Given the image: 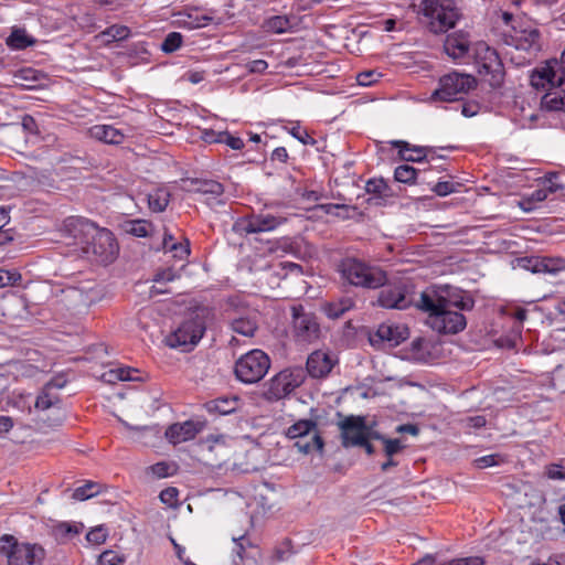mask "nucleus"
I'll return each instance as SVG.
<instances>
[{"mask_svg":"<svg viewBox=\"0 0 565 565\" xmlns=\"http://www.w3.org/2000/svg\"><path fill=\"white\" fill-rule=\"evenodd\" d=\"M335 273L344 288L379 289L387 281V273L380 266L354 256H345L335 263Z\"/></svg>","mask_w":565,"mask_h":565,"instance_id":"1","label":"nucleus"},{"mask_svg":"<svg viewBox=\"0 0 565 565\" xmlns=\"http://www.w3.org/2000/svg\"><path fill=\"white\" fill-rule=\"evenodd\" d=\"M418 14L425 29L436 35L454 29L461 18L454 0H422Z\"/></svg>","mask_w":565,"mask_h":565,"instance_id":"2","label":"nucleus"},{"mask_svg":"<svg viewBox=\"0 0 565 565\" xmlns=\"http://www.w3.org/2000/svg\"><path fill=\"white\" fill-rule=\"evenodd\" d=\"M376 300L372 302L384 309L406 310L417 308L416 286L409 278H396L384 282L379 287Z\"/></svg>","mask_w":565,"mask_h":565,"instance_id":"3","label":"nucleus"},{"mask_svg":"<svg viewBox=\"0 0 565 565\" xmlns=\"http://www.w3.org/2000/svg\"><path fill=\"white\" fill-rule=\"evenodd\" d=\"M502 20L509 28L503 33V40L507 45L531 53L541 50V33L530 21L515 17L510 12H503Z\"/></svg>","mask_w":565,"mask_h":565,"instance_id":"4","label":"nucleus"},{"mask_svg":"<svg viewBox=\"0 0 565 565\" xmlns=\"http://www.w3.org/2000/svg\"><path fill=\"white\" fill-rule=\"evenodd\" d=\"M417 309L428 313L431 328L439 333L456 334L467 326L462 313L443 308V303L431 301L428 294H419Z\"/></svg>","mask_w":565,"mask_h":565,"instance_id":"5","label":"nucleus"},{"mask_svg":"<svg viewBox=\"0 0 565 565\" xmlns=\"http://www.w3.org/2000/svg\"><path fill=\"white\" fill-rule=\"evenodd\" d=\"M0 555L6 557L8 565H42L46 552L38 543L19 542L11 534L0 539Z\"/></svg>","mask_w":565,"mask_h":565,"instance_id":"6","label":"nucleus"},{"mask_svg":"<svg viewBox=\"0 0 565 565\" xmlns=\"http://www.w3.org/2000/svg\"><path fill=\"white\" fill-rule=\"evenodd\" d=\"M206 330L205 309L198 308L186 313L174 331L167 337L171 348L195 345Z\"/></svg>","mask_w":565,"mask_h":565,"instance_id":"7","label":"nucleus"},{"mask_svg":"<svg viewBox=\"0 0 565 565\" xmlns=\"http://www.w3.org/2000/svg\"><path fill=\"white\" fill-rule=\"evenodd\" d=\"M472 51L478 73L492 88L501 87L505 72L497 51L484 42L476 43Z\"/></svg>","mask_w":565,"mask_h":565,"instance_id":"8","label":"nucleus"},{"mask_svg":"<svg viewBox=\"0 0 565 565\" xmlns=\"http://www.w3.org/2000/svg\"><path fill=\"white\" fill-rule=\"evenodd\" d=\"M476 87L475 76L454 71L439 78L438 88L433 92L430 99L443 103L456 102Z\"/></svg>","mask_w":565,"mask_h":565,"instance_id":"9","label":"nucleus"},{"mask_svg":"<svg viewBox=\"0 0 565 565\" xmlns=\"http://www.w3.org/2000/svg\"><path fill=\"white\" fill-rule=\"evenodd\" d=\"M270 367V358L263 350L254 349L243 354L234 365L236 379L245 384L258 383Z\"/></svg>","mask_w":565,"mask_h":565,"instance_id":"10","label":"nucleus"},{"mask_svg":"<svg viewBox=\"0 0 565 565\" xmlns=\"http://www.w3.org/2000/svg\"><path fill=\"white\" fill-rule=\"evenodd\" d=\"M119 247L114 234L107 228L96 226V232L83 245L82 253L92 262L99 264L111 263L117 254Z\"/></svg>","mask_w":565,"mask_h":565,"instance_id":"11","label":"nucleus"},{"mask_svg":"<svg viewBox=\"0 0 565 565\" xmlns=\"http://www.w3.org/2000/svg\"><path fill=\"white\" fill-rule=\"evenodd\" d=\"M286 436L295 439L294 446L302 454L309 455L313 451L322 452L324 441L312 419H299L286 430Z\"/></svg>","mask_w":565,"mask_h":565,"instance_id":"12","label":"nucleus"},{"mask_svg":"<svg viewBox=\"0 0 565 565\" xmlns=\"http://www.w3.org/2000/svg\"><path fill=\"white\" fill-rule=\"evenodd\" d=\"M291 333L297 343L310 344L316 342L321 334L318 318L312 312H307L302 305L291 307Z\"/></svg>","mask_w":565,"mask_h":565,"instance_id":"13","label":"nucleus"},{"mask_svg":"<svg viewBox=\"0 0 565 565\" xmlns=\"http://www.w3.org/2000/svg\"><path fill=\"white\" fill-rule=\"evenodd\" d=\"M422 294H428L431 301L441 302L443 308L455 307L459 310L470 311L475 307V300L463 290L450 285L431 286Z\"/></svg>","mask_w":565,"mask_h":565,"instance_id":"14","label":"nucleus"},{"mask_svg":"<svg viewBox=\"0 0 565 565\" xmlns=\"http://www.w3.org/2000/svg\"><path fill=\"white\" fill-rule=\"evenodd\" d=\"M287 221L286 217L269 213H253L236 220L233 231L237 234H257L276 230Z\"/></svg>","mask_w":565,"mask_h":565,"instance_id":"15","label":"nucleus"},{"mask_svg":"<svg viewBox=\"0 0 565 565\" xmlns=\"http://www.w3.org/2000/svg\"><path fill=\"white\" fill-rule=\"evenodd\" d=\"M303 379V372L300 369L284 370L269 381L265 396L268 401H279L299 387Z\"/></svg>","mask_w":565,"mask_h":565,"instance_id":"16","label":"nucleus"},{"mask_svg":"<svg viewBox=\"0 0 565 565\" xmlns=\"http://www.w3.org/2000/svg\"><path fill=\"white\" fill-rule=\"evenodd\" d=\"M96 224L87 218L79 216H70L64 220L61 232L65 238H72L74 245L81 249L87 243L93 232H96Z\"/></svg>","mask_w":565,"mask_h":565,"instance_id":"17","label":"nucleus"},{"mask_svg":"<svg viewBox=\"0 0 565 565\" xmlns=\"http://www.w3.org/2000/svg\"><path fill=\"white\" fill-rule=\"evenodd\" d=\"M409 337V329L405 324L381 323L374 333L370 334V343L380 347L386 343L395 348Z\"/></svg>","mask_w":565,"mask_h":565,"instance_id":"18","label":"nucleus"},{"mask_svg":"<svg viewBox=\"0 0 565 565\" xmlns=\"http://www.w3.org/2000/svg\"><path fill=\"white\" fill-rule=\"evenodd\" d=\"M339 427L342 446L345 448L361 444L366 436V422L363 416L350 415L340 422Z\"/></svg>","mask_w":565,"mask_h":565,"instance_id":"19","label":"nucleus"},{"mask_svg":"<svg viewBox=\"0 0 565 565\" xmlns=\"http://www.w3.org/2000/svg\"><path fill=\"white\" fill-rule=\"evenodd\" d=\"M226 450L225 438L223 435H210L206 438H202L198 443V452L206 465L212 467L221 466V461L217 460V455L224 456Z\"/></svg>","mask_w":565,"mask_h":565,"instance_id":"20","label":"nucleus"},{"mask_svg":"<svg viewBox=\"0 0 565 565\" xmlns=\"http://www.w3.org/2000/svg\"><path fill=\"white\" fill-rule=\"evenodd\" d=\"M470 49V34L465 30H458L448 34L444 42V50L452 60H459L468 56Z\"/></svg>","mask_w":565,"mask_h":565,"instance_id":"21","label":"nucleus"},{"mask_svg":"<svg viewBox=\"0 0 565 565\" xmlns=\"http://www.w3.org/2000/svg\"><path fill=\"white\" fill-rule=\"evenodd\" d=\"M235 542L233 565H260V548L253 545L245 535L233 539Z\"/></svg>","mask_w":565,"mask_h":565,"instance_id":"22","label":"nucleus"},{"mask_svg":"<svg viewBox=\"0 0 565 565\" xmlns=\"http://www.w3.org/2000/svg\"><path fill=\"white\" fill-rule=\"evenodd\" d=\"M203 428L200 422L185 420L170 425L166 430V438L173 445L193 439Z\"/></svg>","mask_w":565,"mask_h":565,"instance_id":"23","label":"nucleus"},{"mask_svg":"<svg viewBox=\"0 0 565 565\" xmlns=\"http://www.w3.org/2000/svg\"><path fill=\"white\" fill-rule=\"evenodd\" d=\"M394 148L398 149L402 160L412 162H422L428 156L435 158L436 149L434 147L411 146L407 141L395 140L391 142Z\"/></svg>","mask_w":565,"mask_h":565,"instance_id":"24","label":"nucleus"},{"mask_svg":"<svg viewBox=\"0 0 565 565\" xmlns=\"http://www.w3.org/2000/svg\"><path fill=\"white\" fill-rule=\"evenodd\" d=\"M554 62H547L544 66L535 68L531 75V85L536 89H544L547 85L561 86L563 77L557 76Z\"/></svg>","mask_w":565,"mask_h":565,"instance_id":"25","label":"nucleus"},{"mask_svg":"<svg viewBox=\"0 0 565 565\" xmlns=\"http://www.w3.org/2000/svg\"><path fill=\"white\" fill-rule=\"evenodd\" d=\"M334 362L330 355L323 351L312 352L306 363L308 374L315 379L326 377L332 370Z\"/></svg>","mask_w":565,"mask_h":565,"instance_id":"26","label":"nucleus"},{"mask_svg":"<svg viewBox=\"0 0 565 565\" xmlns=\"http://www.w3.org/2000/svg\"><path fill=\"white\" fill-rule=\"evenodd\" d=\"M60 387H62V384H58L55 381L46 383L35 399L34 408L41 412H45L52 408L61 414L62 399L58 394L52 392L53 388Z\"/></svg>","mask_w":565,"mask_h":565,"instance_id":"27","label":"nucleus"},{"mask_svg":"<svg viewBox=\"0 0 565 565\" xmlns=\"http://www.w3.org/2000/svg\"><path fill=\"white\" fill-rule=\"evenodd\" d=\"M365 192L371 196L369 204L382 205L387 199L394 196V191L383 178H372L365 183Z\"/></svg>","mask_w":565,"mask_h":565,"instance_id":"28","label":"nucleus"},{"mask_svg":"<svg viewBox=\"0 0 565 565\" xmlns=\"http://www.w3.org/2000/svg\"><path fill=\"white\" fill-rule=\"evenodd\" d=\"M89 132L96 140L109 145H120L125 140L124 132L110 125H95Z\"/></svg>","mask_w":565,"mask_h":565,"instance_id":"29","label":"nucleus"},{"mask_svg":"<svg viewBox=\"0 0 565 565\" xmlns=\"http://www.w3.org/2000/svg\"><path fill=\"white\" fill-rule=\"evenodd\" d=\"M238 407V397H218L205 404L209 413L215 415H228L234 413Z\"/></svg>","mask_w":565,"mask_h":565,"instance_id":"30","label":"nucleus"},{"mask_svg":"<svg viewBox=\"0 0 565 565\" xmlns=\"http://www.w3.org/2000/svg\"><path fill=\"white\" fill-rule=\"evenodd\" d=\"M190 191L201 194H211L213 196H220L224 192L222 183L215 180L207 179H192Z\"/></svg>","mask_w":565,"mask_h":565,"instance_id":"31","label":"nucleus"},{"mask_svg":"<svg viewBox=\"0 0 565 565\" xmlns=\"http://www.w3.org/2000/svg\"><path fill=\"white\" fill-rule=\"evenodd\" d=\"M542 107L550 111H565V90L546 93L541 100Z\"/></svg>","mask_w":565,"mask_h":565,"instance_id":"32","label":"nucleus"},{"mask_svg":"<svg viewBox=\"0 0 565 565\" xmlns=\"http://www.w3.org/2000/svg\"><path fill=\"white\" fill-rule=\"evenodd\" d=\"M169 201L170 193L163 188H158L148 194V204L152 212H163Z\"/></svg>","mask_w":565,"mask_h":565,"instance_id":"33","label":"nucleus"},{"mask_svg":"<svg viewBox=\"0 0 565 565\" xmlns=\"http://www.w3.org/2000/svg\"><path fill=\"white\" fill-rule=\"evenodd\" d=\"M354 306L351 298H342L335 302H329L324 307V312L330 319H339Z\"/></svg>","mask_w":565,"mask_h":565,"instance_id":"34","label":"nucleus"},{"mask_svg":"<svg viewBox=\"0 0 565 565\" xmlns=\"http://www.w3.org/2000/svg\"><path fill=\"white\" fill-rule=\"evenodd\" d=\"M231 329L235 333L250 338L257 330V323L253 319L241 317L232 320Z\"/></svg>","mask_w":565,"mask_h":565,"instance_id":"35","label":"nucleus"},{"mask_svg":"<svg viewBox=\"0 0 565 565\" xmlns=\"http://www.w3.org/2000/svg\"><path fill=\"white\" fill-rule=\"evenodd\" d=\"M420 171L408 164H401L395 168L394 179L401 183L414 184L417 182Z\"/></svg>","mask_w":565,"mask_h":565,"instance_id":"36","label":"nucleus"},{"mask_svg":"<svg viewBox=\"0 0 565 565\" xmlns=\"http://www.w3.org/2000/svg\"><path fill=\"white\" fill-rule=\"evenodd\" d=\"M263 28L271 33H285L290 28V20L286 15H274L264 21Z\"/></svg>","mask_w":565,"mask_h":565,"instance_id":"37","label":"nucleus"},{"mask_svg":"<svg viewBox=\"0 0 565 565\" xmlns=\"http://www.w3.org/2000/svg\"><path fill=\"white\" fill-rule=\"evenodd\" d=\"M565 270V258L541 256L540 274H557Z\"/></svg>","mask_w":565,"mask_h":565,"instance_id":"38","label":"nucleus"},{"mask_svg":"<svg viewBox=\"0 0 565 565\" xmlns=\"http://www.w3.org/2000/svg\"><path fill=\"white\" fill-rule=\"evenodd\" d=\"M34 40L30 38L24 30H14L8 38V45L14 50H23L34 44Z\"/></svg>","mask_w":565,"mask_h":565,"instance_id":"39","label":"nucleus"},{"mask_svg":"<svg viewBox=\"0 0 565 565\" xmlns=\"http://www.w3.org/2000/svg\"><path fill=\"white\" fill-rule=\"evenodd\" d=\"M152 224L146 220L128 221L125 225V231L137 237H147Z\"/></svg>","mask_w":565,"mask_h":565,"instance_id":"40","label":"nucleus"},{"mask_svg":"<svg viewBox=\"0 0 565 565\" xmlns=\"http://www.w3.org/2000/svg\"><path fill=\"white\" fill-rule=\"evenodd\" d=\"M183 36L179 32H170L161 43L160 47L164 53H173L181 47Z\"/></svg>","mask_w":565,"mask_h":565,"instance_id":"41","label":"nucleus"},{"mask_svg":"<svg viewBox=\"0 0 565 565\" xmlns=\"http://www.w3.org/2000/svg\"><path fill=\"white\" fill-rule=\"evenodd\" d=\"M131 31L127 25L113 24L102 32V35L110 38L113 41H122L129 38Z\"/></svg>","mask_w":565,"mask_h":565,"instance_id":"42","label":"nucleus"},{"mask_svg":"<svg viewBox=\"0 0 565 565\" xmlns=\"http://www.w3.org/2000/svg\"><path fill=\"white\" fill-rule=\"evenodd\" d=\"M99 492V486L98 483H95L93 481H88L86 484L78 487L73 492V499L75 500H87L94 495H96Z\"/></svg>","mask_w":565,"mask_h":565,"instance_id":"43","label":"nucleus"},{"mask_svg":"<svg viewBox=\"0 0 565 565\" xmlns=\"http://www.w3.org/2000/svg\"><path fill=\"white\" fill-rule=\"evenodd\" d=\"M292 542L289 539H285L280 544L274 548V559L276 562H284L289 559L294 554Z\"/></svg>","mask_w":565,"mask_h":565,"instance_id":"44","label":"nucleus"},{"mask_svg":"<svg viewBox=\"0 0 565 565\" xmlns=\"http://www.w3.org/2000/svg\"><path fill=\"white\" fill-rule=\"evenodd\" d=\"M503 461H504V457L502 455L491 454V455L476 458L473 460V466L478 469H484L488 467L500 465Z\"/></svg>","mask_w":565,"mask_h":565,"instance_id":"45","label":"nucleus"},{"mask_svg":"<svg viewBox=\"0 0 565 565\" xmlns=\"http://www.w3.org/2000/svg\"><path fill=\"white\" fill-rule=\"evenodd\" d=\"M518 266L533 274H540L541 256H523L516 259Z\"/></svg>","mask_w":565,"mask_h":565,"instance_id":"46","label":"nucleus"},{"mask_svg":"<svg viewBox=\"0 0 565 565\" xmlns=\"http://www.w3.org/2000/svg\"><path fill=\"white\" fill-rule=\"evenodd\" d=\"M289 134L294 138H296L298 141H300L302 145H311V146H313V145L317 143V140L313 137H311L306 129L300 127L299 124L292 126L289 129Z\"/></svg>","mask_w":565,"mask_h":565,"instance_id":"47","label":"nucleus"},{"mask_svg":"<svg viewBox=\"0 0 565 565\" xmlns=\"http://www.w3.org/2000/svg\"><path fill=\"white\" fill-rule=\"evenodd\" d=\"M124 563L125 557L111 550L104 551L98 557V565H121Z\"/></svg>","mask_w":565,"mask_h":565,"instance_id":"48","label":"nucleus"},{"mask_svg":"<svg viewBox=\"0 0 565 565\" xmlns=\"http://www.w3.org/2000/svg\"><path fill=\"white\" fill-rule=\"evenodd\" d=\"M543 476L550 480H565V466L548 463L544 468Z\"/></svg>","mask_w":565,"mask_h":565,"instance_id":"49","label":"nucleus"},{"mask_svg":"<svg viewBox=\"0 0 565 565\" xmlns=\"http://www.w3.org/2000/svg\"><path fill=\"white\" fill-rule=\"evenodd\" d=\"M107 536H108L107 527L104 526V525H98V526L92 529L86 534V540L89 543L99 545V544H103L106 541Z\"/></svg>","mask_w":565,"mask_h":565,"instance_id":"50","label":"nucleus"},{"mask_svg":"<svg viewBox=\"0 0 565 565\" xmlns=\"http://www.w3.org/2000/svg\"><path fill=\"white\" fill-rule=\"evenodd\" d=\"M381 77H382L381 73L370 70V71H364V72L359 73L356 75V82L361 86H371V85L377 83Z\"/></svg>","mask_w":565,"mask_h":565,"instance_id":"51","label":"nucleus"},{"mask_svg":"<svg viewBox=\"0 0 565 565\" xmlns=\"http://www.w3.org/2000/svg\"><path fill=\"white\" fill-rule=\"evenodd\" d=\"M384 454L386 457H393L394 455L402 451L405 446L402 444L401 439L398 438H385L384 440Z\"/></svg>","mask_w":565,"mask_h":565,"instance_id":"52","label":"nucleus"},{"mask_svg":"<svg viewBox=\"0 0 565 565\" xmlns=\"http://www.w3.org/2000/svg\"><path fill=\"white\" fill-rule=\"evenodd\" d=\"M558 173L550 172L543 179V188L547 190L548 193H555L558 190H563L564 185L557 183Z\"/></svg>","mask_w":565,"mask_h":565,"instance_id":"53","label":"nucleus"},{"mask_svg":"<svg viewBox=\"0 0 565 565\" xmlns=\"http://www.w3.org/2000/svg\"><path fill=\"white\" fill-rule=\"evenodd\" d=\"M484 561L480 556H468L461 558H454L448 562H443L435 565H483Z\"/></svg>","mask_w":565,"mask_h":565,"instance_id":"54","label":"nucleus"},{"mask_svg":"<svg viewBox=\"0 0 565 565\" xmlns=\"http://www.w3.org/2000/svg\"><path fill=\"white\" fill-rule=\"evenodd\" d=\"M188 18H189V21H185V24L190 29H198V28L206 26L212 21V18L207 17L205 14H202V15L196 14L195 17H193L192 14H189Z\"/></svg>","mask_w":565,"mask_h":565,"instance_id":"55","label":"nucleus"},{"mask_svg":"<svg viewBox=\"0 0 565 565\" xmlns=\"http://www.w3.org/2000/svg\"><path fill=\"white\" fill-rule=\"evenodd\" d=\"M221 143H225L234 150H241L244 148L243 139L232 136L228 131H224Z\"/></svg>","mask_w":565,"mask_h":565,"instance_id":"56","label":"nucleus"},{"mask_svg":"<svg viewBox=\"0 0 565 565\" xmlns=\"http://www.w3.org/2000/svg\"><path fill=\"white\" fill-rule=\"evenodd\" d=\"M433 191L439 196H446L455 191V185L449 181H439L434 185Z\"/></svg>","mask_w":565,"mask_h":565,"instance_id":"57","label":"nucleus"},{"mask_svg":"<svg viewBox=\"0 0 565 565\" xmlns=\"http://www.w3.org/2000/svg\"><path fill=\"white\" fill-rule=\"evenodd\" d=\"M167 250L173 252V257L179 259H184L190 254L188 242L186 245H182L181 243H172Z\"/></svg>","mask_w":565,"mask_h":565,"instance_id":"58","label":"nucleus"},{"mask_svg":"<svg viewBox=\"0 0 565 565\" xmlns=\"http://www.w3.org/2000/svg\"><path fill=\"white\" fill-rule=\"evenodd\" d=\"M178 277L177 273L172 268H166L159 270L153 278L156 282H168L173 281Z\"/></svg>","mask_w":565,"mask_h":565,"instance_id":"59","label":"nucleus"},{"mask_svg":"<svg viewBox=\"0 0 565 565\" xmlns=\"http://www.w3.org/2000/svg\"><path fill=\"white\" fill-rule=\"evenodd\" d=\"M480 110V104L475 100L466 102L462 104L461 114L465 117H473Z\"/></svg>","mask_w":565,"mask_h":565,"instance_id":"60","label":"nucleus"},{"mask_svg":"<svg viewBox=\"0 0 565 565\" xmlns=\"http://www.w3.org/2000/svg\"><path fill=\"white\" fill-rule=\"evenodd\" d=\"M150 468L153 475H156L158 478H166L170 475V466L164 461L157 462L152 465Z\"/></svg>","mask_w":565,"mask_h":565,"instance_id":"61","label":"nucleus"},{"mask_svg":"<svg viewBox=\"0 0 565 565\" xmlns=\"http://www.w3.org/2000/svg\"><path fill=\"white\" fill-rule=\"evenodd\" d=\"M224 131L204 130L202 139L207 143H221Z\"/></svg>","mask_w":565,"mask_h":565,"instance_id":"62","label":"nucleus"},{"mask_svg":"<svg viewBox=\"0 0 565 565\" xmlns=\"http://www.w3.org/2000/svg\"><path fill=\"white\" fill-rule=\"evenodd\" d=\"M246 67L250 73L260 74L266 71V68L268 67V64L264 60H255V61L248 62L246 64Z\"/></svg>","mask_w":565,"mask_h":565,"instance_id":"63","label":"nucleus"},{"mask_svg":"<svg viewBox=\"0 0 565 565\" xmlns=\"http://www.w3.org/2000/svg\"><path fill=\"white\" fill-rule=\"evenodd\" d=\"M23 129L30 134H38V124L31 115H24L21 122Z\"/></svg>","mask_w":565,"mask_h":565,"instance_id":"64","label":"nucleus"}]
</instances>
